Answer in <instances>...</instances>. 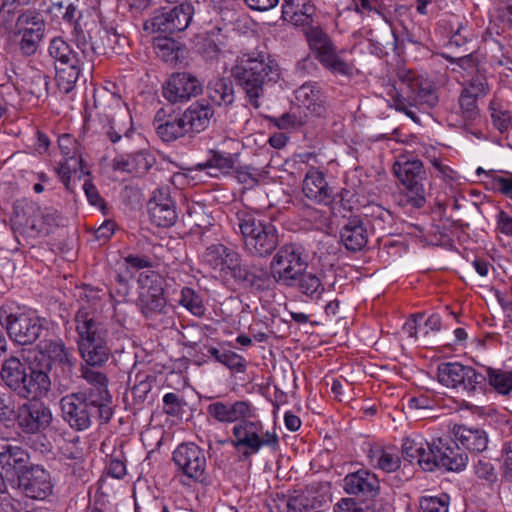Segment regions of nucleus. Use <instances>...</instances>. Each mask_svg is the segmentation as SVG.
<instances>
[{
    "mask_svg": "<svg viewBox=\"0 0 512 512\" xmlns=\"http://www.w3.org/2000/svg\"><path fill=\"white\" fill-rule=\"evenodd\" d=\"M460 383L457 389H461L469 394H474L478 389H483L486 384L484 373L476 371L471 366L464 365L461 368Z\"/></svg>",
    "mask_w": 512,
    "mask_h": 512,
    "instance_id": "09e8293b",
    "label": "nucleus"
},
{
    "mask_svg": "<svg viewBox=\"0 0 512 512\" xmlns=\"http://www.w3.org/2000/svg\"><path fill=\"white\" fill-rule=\"evenodd\" d=\"M488 185L490 189L499 192L512 200V173L508 171L498 172L490 170L488 173Z\"/></svg>",
    "mask_w": 512,
    "mask_h": 512,
    "instance_id": "6e6d98bb",
    "label": "nucleus"
},
{
    "mask_svg": "<svg viewBox=\"0 0 512 512\" xmlns=\"http://www.w3.org/2000/svg\"><path fill=\"white\" fill-rule=\"evenodd\" d=\"M221 364L225 365L232 371L243 373L246 370V360L241 355L226 350L222 355Z\"/></svg>",
    "mask_w": 512,
    "mask_h": 512,
    "instance_id": "69168bd1",
    "label": "nucleus"
},
{
    "mask_svg": "<svg viewBox=\"0 0 512 512\" xmlns=\"http://www.w3.org/2000/svg\"><path fill=\"white\" fill-rule=\"evenodd\" d=\"M147 209L151 221L158 227L169 228L178 219L176 202L169 187L156 189L147 203Z\"/></svg>",
    "mask_w": 512,
    "mask_h": 512,
    "instance_id": "aec40b11",
    "label": "nucleus"
},
{
    "mask_svg": "<svg viewBox=\"0 0 512 512\" xmlns=\"http://www.w3.org/2000/svg\"><path fill=\"white\" fill-rule=\"evenodd\" d=\"M53 487L49 471L38 464H30L17 477V488L32 500H46L52 494Z\"/></svg>",
    "mask_w": 512,
    "mask_h": 512,
    "instance_id": "2eb2a0df",
    "label": "nucleus"
},
{
    "mask_svg": "<svg viewBox=\"0 0 512 512\" xmlns=\"http://www.w3.org/2000/svg\"><path fill=\"white\" fill-rule=\"evenodd\" d=\"M155 377L147 374H137L134 386L131 388L132 403L137 409H142L152 390Z\"/></svg>",
    "mask_w": 512,
    "mask_h": 512,
    "instance_id": "de8ad7c7",
    "label": "nucleus"
},
{
    "mask_svg": "<svg viewBox=\"0 0 512 512\" xmlns=\"http://www.w3.org/2000/svg\"><path fill=\"white\" fill-rule=\"evenodd\" d=\"M98 121L101 125L99 133L113 144L120 143L122 148L129 149V144L134 138L140 141L143 140L142 135L136 133L132 117L127 112L112 118L106 114H100Z\"/></svg>",
    "mask_w": 512,
    "mask_h": 512,
    "instance_id": "f3484780",
    "label": "nucleus"
},
{
    "mask_svg": "<svg viewBox=\"0 0 512 512\" xmlns=\"http://www.w3.org/2000/svg\"><path fill=\"white\" fill-rule=\"evenodd\" d=\"M172 460L177 472L189 481L208 485L209 474L206 471L205 451L193 442H183L173 451Z\"/></svg>",
    "mask_w": 512,
    "mask_h": 512,
    "instance_id": "f8f14e48",
    "label": "nucleus"
},
{
    "mask_svg": "<svg viewBox=\"0 0 512 512\" xmlns=\"http://www.w3.org/2000/svg\"><path fill=\"white\" fill-rule=\"evenodd\" d=\"M156 163L155 156L147 149H140L126 155L114 158L112 167L115 171H122L137 177L144 176Z\"/></svg>",
    "mask_w": 512,
    "mask_h": 512,
    "instance_id": "393cba45",
    "label": "nucleus"
},
{
    "mask_svg": "<svg viewBox=\"0 0 512 512\" xmlns=\"http://www.w3.org/2000/svg\"><path fill=\"white\" fill-rule=\"evenodd\" d=\"M45 28H23L19 31V49L24 56L34 55L43 40Z\"/></svg>",
    "mask_w": 512,
    "mask_h": 512,
    "instance_id": "49530a36",
    "label": "nucleus"
},
{
    "mask_svg": "<svg viewBox=\"0 0 512 512\" xmlns=\"http://www.w3.org/2000/svg\"><path fill=\"white\" fill-rule=\"evenodd\" d=\"M239 453V461H247L260 452L263 447L276 451L279 438L275 432L264 431L262 422L255 418L240 421L232 428V438L227 440Z\"/></svg>",
    "mask_w": 512,
    "mask_h": 512,
    "instance_id": "6e6552de",
    "label": "nucleus"
},
{
    "mask_svg": "<svg viewBox=\"0 0 512 512\" xmlns=\"http://www.w3.org/2000/svg\"><path fill=\"white\" fill-rule=\"evenodd\" d=\"M488 111L494 128L500 133L507 132L512 125V116L510 111L505 109L496 99L490 101Z\"/></svg>",
    "mask_w": 512,
    "mask_h": 512,
    "instance_id": "603ef678",
    "label": "nucleus"
},
{
    "mask_svg": "<svg viewBox=\"0 0 512 512\" xmlns=\"http://www.w3.org/2000/svg\"><path fill=\"white\" fill-rule=\"evenodd\" d=\"M48 52L54 60L58 88L66 94L70 93L80 76L86 57H83L82 52L79 54L73 51L61 37H54L50 41Z\"/></svg>",
    "mask_w": 512,
    "mask_h": 512,
    "instance_id": "1a4fd4ad",
    "label": "nucleus"
},
{
    "mask_svg": "<svg viewBox=\"0 0 512 512\" xmlns=\"http://www.w3.org/2000/svg\"><path fill=\"white\" fill-rule=\"evenodd\" d=\"M486 382L498 394L507 396L512 393V369L504 370L483 366Z\"/></svg>",
    "mask_w": 512,
    "mask_h": 512,
    "instance_id": "37998d69",
    "label": "nucleus"
},
{
    "mask_svg": "<svg viewBox=\"0 0 512 512\" xmlns=\"http://www.w3.org/2000/svg\"><path fill=\"white\" fill-rule=\"evenodd\" d=\"M462 91H469V94L474 95L478 99L486 96L490 91L487 78L482 74L475 75L463 87Z\"/></svg>",
    "mask_w": 512,
    "mask_h": 512,
    "instance_id": "0e129e2a",
    "label": "nucleus"
},
{
    "mask_svg": "<svg viewBox=\"0 0 512 512\" xmlns=\"http://www.w3.org/2000/svg\"><path fill=\"white\" fill-rule=\"evenodd\" d=\"M73 357L72 351L53 330L43 337L35 348V354L27 358L10 355L2 361L0 372L12 376L28 395L49 394L52 389L51 371L53 366Z\"/></svg>",
    "mask_w": 512,
    "mask_h": 512,
    "instance_id": "f257e3e1",
    "label": "nucleus"
},
{
    "mask_svg": "<svg viewBox=\"0 0 512 512\" xmlns=\"http://www.w3.org/2000/svg\"><path fill=\"white\" fill-rule=\"evenodd\" d=\"M321 64L333 74H338L351 78L353 76L354 66L341 59L336 51L326 59H323Z\"/></svg>",
    "mask_w": 512,
    "mask_h": 512,
    "instance_id": "052dcab7",
    "label": "nucleus"
},
{
    "mask_svg": "<svg viewBox=\"0 0 512 512\" xmlns=\"http://www.w3.org/2000/svg\"><path fill=\"white\" fill-rule=\"evenodd\" d=\"M77 47L91 61L95 55H106L125 46L127 39L113 26L95 19L79 21L73 30Z\"/></svg>",
    "mask_w": 512,
    "mask_h": 512,
    "instance_id": "423d86ee",
    "label": "nucleus"
},
{
    "mask_svg": "<svg viewBox=\"0 0 512 512\" xmlns=\"http://www.w3.org/2000/svg\"><path fill=\"white\" fill-rule=\"evenodd\" d=\"M179 304L196 317L204 316L206 311L201 296L190 287L182 288Z\"/></svg>",
    "mask_w": 512,
    "mask_h": 512,
    "instance_id": "4d7b16f0",
    "label": "nucleus"
},
{
    "mask_svg": "<svg viewBox=\"0 0 512 512\" xmlns=\"http://www.w3.org/2000/svg\"><path fill=\"white\" fill-rule=\"evenodd\" d=\"M307 40L320 63L336 51L330 36L321 28L310 29L307 33Z\"/></svg>",
    "mask_w": 512,
    "mask_h": 512,
    "instance_id": "79ce46f5",
    "label": "nucleus"
},
{
    "mask_svg": "<svg viewBox=\"0 0 512 512\" xmlns=\"http://www.w3.org/2000/svg\"><path fill=\"white\" fill-rule=\"evenodd\" d=\"M157 56L166 63H176L179 59L178 43L170 37H158L153 41Z\"/></svg>",
    "mask_w": 512,
    "mask_h": 512,
    "instance_id": "3c124183",
    "label": "nucleus"
},
{
    "mask_svg": "<svg viewBox=\"0 0 512 512\" xmlns=\"http://www.w3.org/2000/svg\"><path fill=\"white\" fill-rule=\"evenodd\" d=\"M450 496L441 493L438 496H422L419 499V506L422 512H448Z\"/></svg>",
    "mask_w": 512,
    "mask_h": 512,
    "instance_id": "bf43d9fd",
    "label": "nucleus"
},
{
    "mask_svg": "<svg viewBox=\"0 0 512 512\" xmlns=\"http://www.w3.org/2000/svg\"><path fill=\"white\" fill-rule=\"evenodd\" d=\"M309 254L301 243H286L276 249L270 262L275 283L282 285L301 271L307 270Z\"/></svg>",
    "mask_w": 512,
    "mask_h": 512,
    "instance_id": "9b49d317",
    "label": "nucleus"
},
{
    "mask_svg": "<svg viewBox=\"0 0 512 512\" xmlns=\"http://www.w3.org/2000/svg\"><path fill=\"white\" fill-rule=\"evenodd\" d=\"M234 281L251 292L262 293L272 289L274 272L262 264L242 263L241 258L230 275Z\"/></svg>",
    "mask_w": 512,
    "mask_h": 512,
    "instance_id": "dca6fc26",
    "label": "nucleus"
},
{
    "mask_svg": "<svg viewBox=\"0 0 512 512\" xmlns=\"http://www.w3.org/2000/svg\"><path fill=\"white\" fill-rule=\"evenodd\" d=\"M185 405V400L176 393L170 392L163 397V412L168 416H180Z\"/></svg>",
    "mask_w": 512,
    "mask_h": 512,
    "instance_id": "e2e57ef3",
    "label": "nucleus"
},
{
    "mask_svg": "<svg viewBox=\"0 0 512 512\" xmlns=\"http://www.w3.org/2000/svg\"><path fill=\"white\" fill-rule=\"evenodd\" d=\"M0 324L6 330L11 341L19 346L37 344L43 337L50 336L56 324L39 315L36 310L9 312L0 308Z\"/></svg>",
    "mask_w": 512,
    "mask_h": 512,
    "instance_id": "39448f33",
    "label": "nucleus"
},
{
    "mask_svg": "<svg viewBox=\"0 0 512 512\" xmlns=\"http://www.w3.org/2000/svg\"><path fill=\"white\" fill-rule=\"evenodd\" d=\"M214 115L215 111L208 100L200 99L191 103L181 116L189 133H201L210 126Z\"/></svg>",
    "mask_w": 512,
    "mask_h": 512,
    "instance_id": "c85d7f7f",
    "label": "nucleus"
},
{
    "mask_svg": "<svg viewBox=\"0 0 512 512\" xmlns=\"http://www.w3.org/2000/svg\"><path fill=\"white\" fill-rule=\"evenodd\" d=\"M207 97L219 107H229L235 102V91L232 80L229 77H215L206 87Z\"/></svg>",
    "mask_w": 512,
    "mask_h": 512,
    "instance_id": "72a5a7b5",
    "label": "nucleus"
},
{
    "mask_svg": "<svg viewBox=\"0 0 512 512\" xmlns=\"http://www.w3.org/2000/svg\"><path fill=\"white\" fill-rule=\"evenodd\" d=\"M397 78L411 92L415 102L425 104L428 108H433L438 104L436 88L428 79L404 68L398 69Z\"/></svg>",
    "mask_w": 512,
    "mask_h": 512,
    "instance_id": "4be33fe9",
    "label": "nucleus"
},
{
    "mask_svg": "<svg viewBox=\"0 0 512 512\" xmlns=\"http://www.w3.org/2000/svg\"><path fill=\"white\" fill-rule=\"evenodd\" d=\"M138 287H139V295H162L165 293L166 287V279L159 272L154 270H146L139 274L138 276Z\"/></svg>",
    "mask_w": 512,
    "mask_h": 512,
    "instance_id": "c03bdc74",
    "label": "nucleus"
},
{
    "mask_svg": "<svg viewBox=\"0 0 512 512\" xmlns=\"http://www.w3.org/2000/svg\"><path fill=\"white\" fill-rule=\"evenodd\" d=\"M344 490L363 500L374 499L380 492L378 477L365 469L349 473L344 478Z\"/></svg>",
    "mask_w": 512,
    "mask_h": 512,
    "instance_id": "b1692460",
    "label": "nucleus"
},
{
    "mask_svg": "<svg viewBox=\"0 0 512 512\" xmlns=\"http://www.w3.org/2000/svg\"><path fill=\"white\" fill-rule=\"evenodd\" d=\"M221 32V28L213 27L208 31L197 34L194 39L196 51L207 60L217 58L221 51L220 46L223 45L224 39Z\"/></svg>",
    "mask_w": 512,
    "mask_h": 512,
    "instance_id": "c9c22d12",
    "label": "nucleus"
},
{
    "mask_svg": "<svg viewBox=\"0 0 512 512\" xmlns=\"http://www.w3.org/2000/svg\"><path fill=\"white\" fill-rule=\"evenodd\" d=\"M83 190L87 197L88 202L99 208L103 213H105L107 207L104 199L100 196L98 189L96 186L90 181L85 180L83 184Z\"/></svg>",
    "mask_w": 512,
    "mask_h": 512,
    "instance_id": "774afa93",
    "label": "nucleus"
},
{
    "mask_svg": "<svg viewBox=\"0 0 512 512\" xmlns=\"http://www.w3.org/2000/svg\"><path fill=\"white\" fill-rule=\"evenodd\" d=\"M464 365L459 362H444L438 366V381L451 388H458L461 377V368Z\"/></svg>",
    "mask_w": 512,
    "mask_h": 512,
    "instance_id": "5fc2aeb1",
    "label": "nucleus"
},
{
    "mask_svg": "<svg viewBox=\"0 0 512 512\" xmlns=\"http://www.w3.org/2000/svg\"><path fill=\"white\" fill-rule=\"evenodd\" d=\"M402 455L409 462L416 461L424 471L432 472L435 470V462H432L428 454V448L426 449L421 442L410 438L404 439Z\"/></svg>",
    "mask_w": 512,
    "mask_h": 512,
    "instance_id": "e433bc0d",
    "label": "nucleus"
},
{
    "mask_svg": "<svg viewBox=\"0 0 512 512\" xmlns=\"http://www.w3.org/2000/svg\"><path fill=\"white\" fill-rule=\"evenodd\" d=\"M256 409L249 401H216L207 406V413L220 423H239L247 418H256Z\"/></svg>",
    "mask_w": 512,
    "mask_h": 512,
    "instance_id": "5701e85b",
    "label": "nucleus"
},
{
    "mask_svg": "<svg viewBox=\"0 0 512 512\" xmlns=\"http://www.w3.org/2000/svg\"><path fill=\"white\" fill-rule=\"evenodd\" d=\"M392 171L406 191L407 201L415 208H422L426 203L424 183L427 173L422 161L401 154L392 166Z\"/></svg>",
    "mask_w": 512,
    "mask_h": 512,
    "instance_id": "9d476101",
    "label": "nucleus"
},
{
    "mask_svg": "<svg viewBox=\"0 0 512 512\" xmlns=\"http://www.w3.org/2000/svg\"><path fill=\"white\" fill-rule=\"evenodd\" d=\"M209 154L210 157L205 162L195 165V170H212L208 172V174L213 177H218L219 174H228L234 169L238 157L237 154H230L218 150H210Z\"/></svg>",
    "mask_w": 512,
    "mask_h": 512,
    "instance_id": "f704fd0d",
    "label": "nucleus"
},
{
    "mask_svg": "<svg viewBox=\"0 0 512 512\" xmlns=\"http://www.w3.org/2000/svg\"><path fill=\"white\" fill-rule=\"evenodd\" d=\"M48 84L49 77L40 71H35L23 80L22 88L27 94L39 99L48 95Z\"/></svg>",
    "mask_w": 512,
    "mask_h": 512,
    "instance_id": "864d4df0",
    "label": "nucleus"
},
{
    "mask_svg": "<svg viewBox=\"0 0 512 512\" xmlns=\"http://www.w3.org/2000/svg\"><path fill=\"white\" fill-rule=\"evenodd\" d=\"M109 340L80 346L78 348L82 359L88 366H104L110 359L112 352Z\"/></svg>",
    "mask_w": 512,
    "mask_h": 512,
    "instance_id": "58836bf2",
    "label": "nucleus"
},
{
    "mask_svg": "<svg viewBox=\"0 0 512 512\" xmlns=\"http://www.w3.org/2000/svg\"><path fill=\"white\" fill-rule=\"evenodd\" d=\"M236 223L245 251L257 258H268L279 245V232L269 219L247 209L236 212Z\"/></svg>",
    "mask_w": 512,
    "mask_h": 512,
    "instance_id": "7ed1b4c3",
    "label": "nucleus"
},
{
    "mask_svg": "<svg viewBox=\"0 0 512 512\" xmlns=\"http://www.w3.org/2000/svg\"><path fill=\"white\" fill-rule=\"evenodd\" d=\"M452 433L461 444L462 449L469 451L471 454L478 455L488 448L489 437L483 428L455 425Z\"/></svg>",
    "mask_w": 512,
    "mask_h": 512,
    "instance_id": "c756f323",
    "label": "nucleus"
},
{
    "mask_svg": "<svg viewBox=\"0 0 512 512\" xmlns=\"http://www.w3.org/2000/svg\"><path fill=\"white\" fill-rule=\"evenodd\" d=\"M0 379L4 386L18 398L26 400L18 406L16 413L17 424L21 431L25 434H37L46 430L52 422V412L41 399L48 394L28 395L26 388L23 389L20 386L15 389L14 386H17V383L12 376L1 372Z\"/></svg>",
    "mask_w": 512,
    "mask_h": 512,
    "instance_id": "0eeeda50",
    "label": "nucleus"
},
{
    "mask_svg": "<svg viewBox=\"0 0 512 512\" xmlns=\"http://www.w3.org/2000/svg\"><path fill=\"white\" fill-rule=\"evenodd\" d=\"M136 305L146 320H154L160 315L167 314V299L164 294L138 296Z\"/></svg>",
    "mask_w": 512,
    "mask_h": 512,
    "instance_id": "ea45409f",
    "label": "nucleus"
},
{
    "mask_svg": "<svg viewBox=\"0 0 512 512\" xmlns=\"http://www.w3.org/2000/svg\"><path fill=\"white\" fill-rule=\"evenodd\" d=\"M75 330L78 335V348L92 343L109 340V331L104 322L89 305H82L76 312Z\"/></svg>",
    "mask_w": 512,
    "mask_h": 512,
    "instance_id": "a211bd4d",
    "label": "nucleus"
},
{
    "mask_svg": "<svg viewBox=\"0 0 512 512\" xmlns=\"http://www.w3.org/2000/svg\"><path fill=\"white\" fill-rule=\"evenodd\" d=\"M15 417L14 402L8 393H0V421L8 425Z\"/></svg>",
    "mask_w": 512,
    "mask_h": 512,
    "instance_id": "338daca9",
    "label": "nucleus"
},
{
    "mask_svg": "<svg viewBox=\"0 0 512 512\" xmlns=\"http://www.w3.org/2000/svg\"><path fill=\"white\" fill-rule=\"evenodd\" d=\"M156 132L164 142H172L189 133L182 116L168 119L156 125Z\"/></svg>",
    "mask_w": 512,
    "mask_h": 512,
    "instance_id": "a18cd8bd",
    "label": "nucleus"
},
{
    "mask_svg": "<svg viewBox=\"0 0 512 512\" xmlns=\"http://www.w3.org/2000/svg\"><path fill=\"white\" fill-rule=\"evenodd\" d=\"M340 241L350 252L363 250L368 243V231L360 216L349 217L340 229Z\"/></svg>",
    "mask_w": 512,
    "mask_h": 512,
    "instance_id": "cd10ccee",
    "label": "nucleus"
},
{
    "mask_svg": "<svg viewBox=\"0 0 512 512\" xmlns=\"http://www.w3.org/2000/svg\"><path fill=\"white\" fill-rule=\"evenodd\" d=\"M63 420L75 431H85L93 423L106 425L114 414L113 406L80 392H72L60 399Z\"/></svg>",
    "mask_w": 512,
    "mask_h": 512,
    "instance_id": "20e7f679",
    "label": "nucleus"
},
{
    "mask_svg": "<svg viewBox=\"0 0 512 512\" xmlns=\"http://www.w3.org/2000/svg\"><path fill=\"white\" fill-rule=\"evenodd\" d=\"M387 94L391 98L392 107H394L399 112L405 113L415 123H419V117L414 111L409 109V107L412 105L411 101L405 98L395 85L391 86Z\"/></svg>",
    "mask_w": 512,
    "mask_h": 512,
    "instance_id": "680f3d73",
    "label": "nucleus"
},
{
    "mask_svg": "<svg viewBox=\"0 0 512 512\" xmlns=\"http://www.w3.org/2000/svg\"><path fill=\"white\" fill-rule=\"evenodd\" d=\"M428 454L435 462V470L443 468L446 471L460 472L468 463L467 453L459 446L458 440L450 436H443L426 443Z\"/></svg>",
    "mask_w": 512,
    "mask_h": 512,
    "instance_id": "4468645a",
    "label": "nucleus"
},
{
    "mask_svg": "<svg viewBox=\"0 0 512 512\" xmlns=\"http://www.w3.org/2000/svg\"><path fill=\"white\" fill-rule=\"evenodd\" d=\"M75 363L74 357L53 366L52 384L60 393H65L72 388L75 383Z\"/></svg>",
    "mask_w": 512,
    "mask_h": 512,
    "instance_id": "a19ab883",
    "label": "nucleus"
},
{
    "mask_svg": "<svg viewBox=\"0 0 512 512\" xmlns=\"http://www.w3.org/2000/svg\"><path fill=\"white\" fill-rule=\"evenodd\" d=\"M458 104L460 107L462 118L473 123L480 117V109L478 106V98L469 94V91H461Z\"/></svg>",
    "mask_w": 512,
    "mask_h": 512,
    "instance_id": "13d9d810",
    "label": "nucleus"
},
{
    "mask_svg": "<svg viewBox=\"0 0 512 512\" xmlns=\"http://www.w3.org/2000/svg\"><path fill=\"white\" fill-rule=\"evenodd\" d=\"M369 458L371 462L376 461L375 466L384 472H395L400 467V457L397 454L386 451L381 447L370 449Z\"/></svg>",
    "mask_w": 512,
    "mask_h": 512,
    "instance_id": "8fccbe9b",
    "label": "nucleus"
},
{
    "mask_svg": "<svg viewBox=\"0 0 512 512\" xmlns=\"http://www.w3.org/2000/svg\"><path fill=\"white\" fill-rule=\"evenodd\" d=\"M281 286L286 288L297 289L300 293L309 297L311 300H318L325 291L324 284L318 275L301 271L300 275H296Z\"/></svg>",
    "mask_w": 512,
    "mask_h": 512,
    "instance_id": "473e14b6",
    "label": "nucleus"
},
{
    "mask_svg": "<svg viewBox=\"0 0 512 512\" xmlns=\"http://www.w3.org/2000/svg\"><path fill=\"white\" fill-rule=\"evenodd\" d=\"M195 13L194 6L189 1H184L175 6H165L156 9L147 23V30L165 35L186 30L192 22Z\"/></svg>",
    "mask_w": 512,
    "mask_h": 512,
    "instance_id": "ddd939ff",
    "label": "nucleus"
},
{
    "mask_svg": "<svg viewBox=\"0 0 512 512\" xmlns=\"http://www.w3.org/2000/svg\"><path fill=\"white\" fill-rule=\"evenodd\" d=\"M30 455L28 451L9 440H0V467L8 476L16 475L29 467Z\"/></svg>",
    "mask_w": 512,
    "mask_h": 512,
    "instance_id": "a878e982",
    "label": "nucleus"
},
{
    "mask_svg": "<svg viewBox=\"0 0 512 512\" xmlns=\"http://www.w3.org/2000/svg\"><path fill=\"white\" fill-rule=\"evenodd\" d=\"M202 92L201 81L189 72L173 73L162 86V96L171 104L187 102Z\"/></svg>",
    "mask_w": 512,
    "mask_h": 512,
    "instance_id": "6ab92c4d",
    "label": "nucleus"
},
{
    "mask_svg": "<svg viewBox=\"0 0 512 512\" xmlns=\"http://www.w3.org/2000/svg\"><path fill=\"white\" fill-rule=\"evenodd\" d=\"M231 75L245 92L249 104L258 109L265 87L279 80L280 68L270 56L258 54L256 57L242 58L232 67Z\"/></svg>",
    "mask_w": 512,
    "mask_h": 512,
    "instance_id": "f03ea898",
    "label": "nucleus"
},
{
    "mask_svg": "<svg viewBox=\"0 0 512 512\" xmlns=\"http://www.w3.org/2000/svg\"><path fill=\"white\" fill-rule=\"evenodd\" d=\"M240 257L237 251L220 243L208 246L203 254L204 262L211 268L220 269L230 275Z\"/></svg>",
    "mask_w": 512,
    "mask_h": 512,
    "instance_id": "7c9ffc66",
    "label": "nucleus"
},
{
    "mask_svg": "<svg viewBox=\"0 0 512 512\" xmlns=\"http://www.w3.org/2000/svg\"><path fill=\"white\" fill-rule=\"evenodd\" d=\"M296 99L312 115L321 116L325 112L321 92L315 85L303 84L296 91Z\"/></svg>",
    "mask_w": 512,
    "mask_h": 512,
    "instance_id": "4c0bfd02",
    "label": "nucleus"
},
{
    "mask_svg": "<svg viewBox=\"0 0 512 512\" xmlns=\"http://www.w3.org/2000/svg\"><path fill=\"white\" fill-rule=\"evenodd\" d=\"M304 196L317 205L330 206L336 201L335 190L329 185L326 175L316 167H311L302 182Z\"/></svg>",
    "mask_w": 512,
    "mask_h": 512,
    "instance_id": "412c9836",
    "label": "nucleus"
},
{
    "mask_svg": "<svg viewBox=\"0 0 512 512\" xmlns=\"http://www.w3.org/2000/svg\"><path fill=\"white\" fill-rule=\"evenodd\" d=\"M94 367L88 365L81 367V376L90 387L79 391L101 403L113 406V398L108 389L109 379L105 373L95 370Z\"/></svg>",
    "mask_w": 512,
    "mask_h": 512,
    "instance_id": "bb28decb",
    "label": "nucleus"
},
{
    "mask_svg": "<svg viewBox=\"0 0 512 512\" xmlns=\"http://www.w3.org/2000/svg\"><path fill=\"white\" fill-rule=\"evenodd\" d=\"M315 7L310 0H283L282 18L296 26L313 22Z\"/></svg>",
    "mask_w": 512,
    "mask_h": 512,
    "instance_id": "2f4dec72",
    "label": "nucleus"
}]
</instances>
